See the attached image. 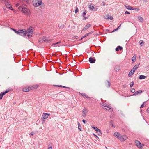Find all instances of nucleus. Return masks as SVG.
Instances as JSON below:
<instances>
[{
  "label": "nucleus",
  "instance_id": "obj_1",
  "mask_svg": "<svg viewBox=\"0 0 149 149\" xmlns=\"http://www.w3.org/2000/svg\"><path fill=\"white\" fill-rule=\"evenodd\" d=\"M140 65V63L135 65L128 74V76L131 77L134 74L135 70L138 68Z\"/></svg>",
  "mask_w": 149,
  "mask_h": 149
},
{
  "label": "nucleus",
  "instance_id": "obj_2",
  "mask_svg": "<svg viewBox=\"0 0 149 149\" xmlns=\"http://www.w3.org/2000/svg\"><path fill=\"white\" fill-rule=\"evenodd\" d=\"M33 3L34 6L37 7L40 6L42 3L41 0H33Z\"/></svg>",
  "mask_w": 149,
  "mask_h": 149
},
{
  "label": "nucleus",
  "instance_id": "obj_3",
  "mask_svg": "<svg viewBox=\"0 0 149 149\" xmlns=\"http://www.w3.org/2000/svg\"><path fill=\"white\" fill-rule=\"evenodd\" d=\"M18 34L20 35L23 37H25L26 36L27 31L25 29L22 30H19Z\"/></svg>",
  "mask_w": 149,
  "mask_h": 149
},
{
  "label": "nucleus",
  "instance_id": "obj_4",
  "mask_svg": "<svg viewBox=\"0 0 149 149\" xmlns=\"http://www.w3.org/2000/svg\"><path fill=\"white\" fill-rule=\"evenodd\" d=\"M27 31V33H29L27 34L28 37L29 38H30V37L32 36V34L33 33V31L32 30V27H29Z\"/></svg>",
  "mask_w": 149,
  "mask_h": 149
},
{
  "label": "nucleus",
  "instance_id": "obj_5",
  "mask_svg": "<svg viewBox=\"0 0 149 149\" xmlns=\"http://www.w3.org/2000/svg\"><path fill=\"white\" fill-rule=\"evenodd\" d=\"M103 108L104 109H105L106 110H110V111H112L113 110L110 107V106H108L107 104H103Z\"/></svg>",
  "mask_w": 149,
  "mask_h": 149
},
{
  "label": "nucleus",
  "instance_id": "obj_6",
  "mask_svg": "<svg viewBox=\"0 0 149 149\" xmlns=\"http://www.w3.org/2000/svg\"><path fill=\"white\" fill-rule=\"evenodd\" d=\"M124 6L127 9L130 10H136L137 9L136 8H134L133 7H131L127 4H125Z\"/></svg>",
  "mask_w": 149,
  "mask_h": 149
},
{
  "label": "nucleus",
  "instance_id": "obj_7",
  "mask_svg": "<svg viewBox=\"0 0 149 149\" xmlns=\"http://www.w3.org/2000/svg\"><path fill=\"white\" fill-rule=\"evenodd\" d=\"M29 10L28 9L25 7H24L22 10V12L24 14L28 15L29 13Z\"/></svg>",
  "mask_w": 149,
  "mask_h": 149
},
{
  "label": "nucleus",
  "instance_id": "obj_8",
  "mask_svg": "<svg viewBox=\"0 0 149 149\" xmlns=\"http://www.w3.org/2000/svg\"><path fill=\"white\" fill-rule=\"evenodd\" d=\"M135 143L136 146L139 148H141L142 147V145L141 143L138 140H135Z\"/></svg>",
  "mask_w": 149,
  "mask_h": 149
},
{
  "label": "nucleus",
  "instance_id": "obj_9",
  "mask_svg": "<svg viewBox=\"0 0 149 149\" xmlns=\"http://www.w3.org/2000/svg\"><path fill=\"white\" fill-rule=\"evenodd\" d=\"M87 13V11L85 9L84 10V12L83 13V16L84 17V18L83 19V20H86L88 18V16L86 17H85V16L86 15Z\"/></svg>",
  "mask_w": 149,
  "mask_h": 149
},
{
  "label": "nucleus",
  "instance_id": "obj_10",
  "mask_svg": "<svg viewBox=\"0 0 149 149\" xmlns=\"http://www.w3.org/2000/svg\"><path fill=\"white\" fill-rule=\"evenodd\" d=\"M89 62L91 63H93L95 62V59L94 57H90L89 59Z\"/></svg>",
  "mask_w": 149,
  "mask_h": 149
},
{
  "label": "nucleus",
  "instance_id": "obj_11",
  "mask_svg": "<svg viewBox=\"0 0 149 149\" xmlns=\"http://www.w3.org/2000/svg\"><path fill=\"white\" fill-rule=\"evenodd\" d=\"M42 38L43 41L45 42H46L47 43H49L51 41H52V39H47V38L45 37H43Z\"/></svg>",
  "mask_w": 149,
  "mask_h": 149
},
{
  "label": "nucleus",
  "instance_id": "obj_12",
  "mask_svg": "<svg viewBox=\"0 0 149 149\" xmlns=\"http://www.w3.org/2000/svg\"><path fill=\"white\" fill-rule=\"evenodd\" d=\"M115 137H117L120 140V137L121 136V134L118 132H116L114 134Z\"/></svg>",
  "mask_w": 149,
  "mask_h": 149
},
{
  "label": "nucleus",
  "instance_id": "obj_13",
  "mask_svg": "<svg viewBox=\"0 0 149 149\" xmlns=\"http://www.w3.org/2000/svg\"><path fill=\"white\" fill-rule=\"evenodd\" d=\"M91 26L90 24H87V25H86L83 28L82 30L81 31L82 32V31H85L87 30Z\"/></svg>",
  "mask_w": 149,
  "mask_h": 149
},
{
  "label": "nucleus",
  "instance_id": "obj_14",
  "mask_svg": "<svg viewBox=\"0 0 149 149\" xmlns=\"http://www.w3.org/2000/svg\"><path fill=\"white\" fill-rule=\"evenodd\" d=\"M49 115L50 116V114H48L47 113H44L42 116V117L44 119H46L48 118V116Z\"/></svg>",
  "mask_w": 149,
  "mask_h": 149
},
{
  "label": "nucleus",
  "instance_id": "obj_15",
  "mask_svg": "<svg viewBox=\"0 0 149 149\" xmlns=\"http://www.w3.org/2000/svg\"><path fill=\"white\" fill-rule=\"evenodd\" d=\"M127 139V137L125 136H123L121 135V136L120 137V140L121 141H123Z\"/></svg>",
  "mask_w": 149,
  "mask_h": 149
},
{
  "label": "nucleus",
  "instance_id": "obj_16",
  "mask_svg": "<svg viewBox=\"0 0 149 149\" xmlns=\"http://www.w3.org/2000/svg\"><path fill=\"white\" fill-rule=\"evenodd\" d=\"M142 92V91L141 90H139V91H137L136 92H135V93L133 95L136 96L138 95L139 93H141Z\"/></svg>",
  "mask_w": 149,
  "mask_h": 149
},
{
  "label": "nucleus",
  "instance_id": "obj_17",
  "mask_svg": "<svg viewBox=\"0 0 149 149\" xmlns=\"http://www.w3.org/2000/svg\"><path fill=\"white\" fill-rule=\"evenodd\" d=\"M105 85H106V86L107 87H108V88L110 87V86L111 84L109 81L107 80L105 82Z\"/></svg>",
  "mask_w": 149,
  "mask_h": 149
},
{
  "label": "nucleus",
  "instance_id": "obj_18",
  "mask_svg": "<svg viewBox=\"0 0 149 149\" xmlns=\"http://www.w3.org/2000/svg\"><path fill=\"white\" fill-rule=\"evenodd\" d=\"M105 18L106 19L110 20H112L113 19V17L109 15H108L107 16H106L105 17Z\"/></svg>",
  "mask_w": 149,
  "mask_h": 149
},
{
  "label": "nucleus",
  "instance_id": "obj_19",
  "mask_svg": "<svg viewBox=\"0 0 149 149\" xmlns=\"http://www.w3.org/2000/svg\"><path fill=\"white\" fill-rule=\"evenodd\" d=\"M5 5L6 6V7L8 8H9V9H11V8H12V6L8 2H7L5 3Z\"/></svg>",
  "mask_w": 149,
  "mask_h": 149
},
{
  "label": "nucleus",
  "instance_id": "obj_20",
  "mask_svg": "<svg viewBox=\"0 0 149 149\" xmlns=\"http://www.w3.org/2000/svg\"><path fill=\"white\" fill-rule=\"evenodd\" d=\"M123 49V48L120 46H118L116 48L115 50L116 51H118L119 50H121Z\"/></svg>",
  "mask_w": 149,
  "mask_h": 149
},
{
  "label": "nucleus",
  "instance_id": "obj_21",
  "mask_svg": "<svg viewBox=\"0 0 149 149\" xmlns=\"http://www.w3.org/2000/svg\"><path fill=\"white\" fill-rule=\"evenodd\" d=\"M86 109L85 108H84V109H83L82 110V116L84 117H85L86 116Z\"/></svg>",
  "mask_w": 149,
  "mask_h": 149
},
{
  "label": "nucleus",
  "instance_id": "obj_22",
  "mask_svg": "<svg viewBox=\"0 0 149 149\" xmlns=\"http://www.w3.org/2000/svg\"><path fill=\"white\" fill-rule=\"evenodd\" d=\"M114 69L116 71H118L120 69V67L119 66L117 65L115 67Z\"/></svg>",
  "mask_w": 149,
  "mask_h": 149
},
{
  "label": "nucleus",
  "instance_id": "obj_23",
  "mask_svg": "<svg viewBox=\"0 0 149 149\" xmlns=\"http://www.w3.org/2000/svg\"><path fill=\"white\" fill-rule=\"evenodd\" d=\"M138 19H139V21H140L141 22H143V20L142 17L140 16H138Z\"/></svg>",
  "mask_w": 149,
  "mask_h": 149
},
{
  "label": "nucleus",
  "instance_id": "obj_24",
  "mask_svg": "<svg viewBox=\"0 0 149 149\" xmlns=\"http://www.w3.org/2000/svg\"><path fill=\"white\" fill-rule=\"evenodd\" d=\"M81 95L84 97H86L87 98H88L89 99H90L91 98L90 97H89L87 95L84 93H82L81 94Z\"/></svg>",
  "mask_w": 149,
  "mask_h": 149
},
{
  "label": "nucleus",
  "instance_id": "obj_25",
  "mask_svg": "<svg viewBox=\"0 0 149 149\" xmlns=\"http://www.w3.org/2000/svg\"><path fill=\"white\" fill-rule=\"evenodd\" d=\"M146 76H145L144 75H140V76L139 77V78L140 79H144L146 78Z\"/></svg>",
  "mask_w": 149,
  "mask_h": 149
},
{
  "label": "nucleus",
  "instance_id": "obj_26",
  "mask_svg": "<svg viewBox=\"0 0 149 149\" xmlns=\"http://www.w3.org/2000/svg\"><path fill=\"white\" fill-rule=\"evenodd\" d=\"M78 127L79 130H80V131H81L82 130H81V128L82 127L81 125L80 124L79 122H78Z\"/></svg>",
  "mask_w": 149,
  "mask_h": 149
},
{
  "label": "nucleus",
  "instance_id": "obj_27",
  "mask_svg": "<svg viewBox=\"0 0 149 149\" xmlns=\"http://www.w3.org/2000/svg\"><path fill=\"white\" fill-rule=\"evenodd\" d=\"M113 120H111L110 121V125H112L113 127L115 128V126L113 125Z\"/></svg>",
  "mask_w": 149,
  "mask_h": 149
},
{
  "label": "nucleus",
  "instance_id": "obj_28",
  "mask_svg": "<svg viewBox=\"0 0 149 149\" xmlns=\"http://www.w3.org/2000/svg\"><path fill=\"white\" fill-rule=\"evenodd\" d=\"M23 90L24 92H29V91L30 90V89L29 88H25L23 89Z\"/></svg>",
  "mask_w": 149,
  "mask_h": 149
},
{
  "label": "nucleus",
  "instance_id": "obj_29",
  "mask_svg": "<svg viewBox=\"0 0 149 149\" xmlns=\"http://www.w3.org/2000/svg\"><path fill=\"white\" fill-rule=\"evenodd\" d=\"M97 134L99 135H101L102 134V133L101 130L99 129V130L97 132Z\"/></svg>",
  "mask_w": 149,
  "mask_h": 149
},
{
  "label": "nucleus",
  "instance_id": "obj_30",
  "mask_svg": "<svg viewBox=\"0 0 149 149\" xmlns=\"http://www.w3.org/2000/svg\"><path fill=\"white\" fill-rule=\"evenodd\" d=\"M139 44L141 46H142L143 45L144 43H143V42L142 41V40H140L139 42Z\"/></svg>",
  "mask_w": 149,
  "mask_h": 149
},
{
  "label": "nucleus",
  "instance_id": "obj_31",
  "mask_svg": "<svg viewBox=\"0 0 149 149\" xmlns=\"http://www.w3.org/2000/svg\"><path fill=\"white\" fill-rule=\"evenodd\" d=\"M130 91L131 92L134 93L135 92V90L134 89L132 88L130 89Z\"/></svg>",
  "mask_w": 149,
  "mask_h": 149
},
{
  "label": "nucleus",
  "instance_id": "obj_32",
  "mask_svg": "<svg viewBox=\"0 0 149 149\" xmlns=\"http://www.w3.org/2000/svg\"><path fill=\"white\" fill-rule=\"evenodd\" d=\"M12 29L13 30V31L17 34H18V32H19V30L18 31H17L15 29Z\"/></svg>",
  "mask_w": 149,
  "mask_h": 149
},
{
  "label": "nucleus",
  "instance_id": "obj_33",
  "mask_svg": "<svg viewBox=\"0 0 149 149\" xmlns=\"http://www.w3.org/2000/svg\"><path fill=\"white\" fill-rule=\"evenodd\" d=\"M43 41L42 38L40 39L39 40V43L40 44H41L42 42Z\"/></svg>",
  "mask_w": 149,
  "mask_h": 149
},
{
  "label": "nucleus",
  "instance_id": "obj_34",
  "mask_svg": "<svg viewBox=\"0 0 149 149\" xmlns=\"http://www.w3.org/2000/svg\"><path fill=\"white\" fill-rule=\"evenodd\" d=\"M134 56L132 58V60L133 61V62H134L135 61L136 59V57H134Z\"/></svg>",
  "mask_w": 149,
  "mask_h": 149
},
{
  "label": "nucleus",
  "instance_id": "obj_35",
  "mask_svg": "<svg viewBox=\"0 0 149 149\" xmlns=\"http://www.w3.org/2000/svg\"><path fill=\"white\" fill-rule=\"evenodd\" d=\"M134 82L133 81H132V82H131L130 84V86L131 87H132L133 86V85H134Z\"/></svg>",
  "mask_w": 149,
  "mask_h": 149
},
{
  "label": "nucleus",
  "instance_id": "obj_36",
  "mask_svg": "<svg viewBox=\"0 0 149 149\" xmlns=\"http://www.w3.org/2000/svg\"><path fill=\"white\" fill-rule=\"evenodd\" d=\"M88 36V34H85V35H84V36H83L81 38V39L80 40H81L83 38L87 36Z\"/></svg>",
  "mask_w": 149,
  "mask_h": 149
},
{
  "label": "nucleus",
  "instance_id": "obj_37",
  "mask_svg": "<svg viewBox=\"0 0 149 149\" xmlns=\"http://www.w3.org/2000/svg\"><path fill=\"white\" fill-rule=\"evenodd\" d=\"M89 8L91 10H93L94 8V6H92L91 5H90V6L89 7Z\"/></svg>",
  "mask_w": 149,
  "mask_h": 149
},
{
  "label": "nucleus",
  "instance_id": "obj_38",
  "mask_svg": "<svg viewBox=\"0 0 149 149\" xmlns=\"http://www.w3.org/2000/svg\"><path fill=\"white\" fill-rule=\"evenodd\" d=\"M23 7H24L23 6H20L18 8V9L22 11Z\"/></svg>",
  "mask_w": 149,
  "mask_h": 149
},
{
  "label": "nucleus",
  "instance_id": "obj_39",
  "mask_svg": "<svg viewBox=\"0 0 149 149\" xmlns=\"http://www.w3.org/2000/svg\"><path fill=\"white\" fill-rule=\"evenodd\" d=\"M79 9L77 7L76 9V10H75V13H77L78 12Z\"/></svg>",
  "mask_w": 149,
  "mask_h": 149
},
{
  "label": "nucleus",
  "instance_id": "obj_40",
  "mask_svg": "<svg viewBox=\"0 0 149 149\" xmlns=\"http://www.w3.org/2000/svg\"><path fill=\"white\" fill-rule=\"evenodd\" d=\"M93 129H94L96 131V132H97L99 130V129L97 127H94V128H93Z\"/></svg>",
  "mask_w": 149,
  "mask_h": 149
},
{
  "label": "nucleus",
  "instance_id": "obj_41",
  "mask_svg": "<svg viewBox=\"0 0 149 149\" xmlns=\"http://www.w3.org/2000/svg\"><path fill=\"white\" fill-rule=\"evenodd\" d=\"M54 86H57V87H63V86H62L61 85H54Z\"/></svg>",
  "mask_w": 149,
  "mask_h": 149
},
{
  "label": "nucleus",
  "instance_id": "obj_42",
  "mask_svg": "<svg viewBox=\"0 0 149 149\" xmlns=\"http://www.w3.org/2000/svg\"><path fill=\"white\" fill-rule=\"evenodd\" d=\"M45 119H44L43 118L42 119V124H43L45 122Z\"/></svg>",
  "mask_w": 149,
  "mask_h": 149
},
{
  "label": "nucleus",
  "instance_id": "obj_43",
  "mask_svg": "<svg viewBox=\"0 0 149 149\" xmlns=\"http://www.w3.org/2000/svg\"><path fill=\"white\" fill-rule=\"evenodd\" d=\"M0 93L2 95H3V96L6 94V93L4 92H2Z\"/></svg>",
  "mask_w": 149,
  "mask_h": 149
},
{
  "label": "nucleus",
  "instance_id": "obj_44",
  "mask_svg": "<svg viewBox=\"0 0 149 149\" xmlns=\"http://www.w3.org/2000/svg\"><path fill=\"white\" fill-rule=\"evenodd\" d=\"M144 102H143V104L141 105V106H140V108H143L144 107Z\"/></svg>",
  "mask_w": 149,
  "mask_h": 149
},
{
  "label": "nucleus",
  "instance_id": "obj_45",
  "mask_svg": "<svg viewBox=\"0 0 149 149\" xmlns=\"http://www.w3.org/2000/svg\"><path fill=\"white\" fill-rule=\"evenodd\" d=\"M3 96L1 93H0V99H1L3 97Z\"/></svg>",
  "mask_w": 149,
  "mask_h": 149
},
{
  "label": "nucleus",
  "instance_id": "obj_46",
  "mask_svg": "<svg viewBox=\"0 0 149 149\" xmlns=\"http://www.w3.org/2000/svg\"><path fill=\"white\" fill-rule=\"evenodd\" d=\"M118 30V29H114L113 30L112 32H111V33H113L114 32H115V31H116V30Z\"/></svg>",
  "mask_w": 149,
  "mask_h": 149
},
{
  "label": "nucleus",
  "instance_id": "obj_47",
  "mask_svg": "<svg viewBox=\"0 0 149 149\" xmlns=\"http://www.w3.org/2000/svg\"><path fill=\"white\" fill-rule=\"evenodd\" d=\"M82 122L84 124L86 123V120H82Z\"/></svg>",
  "mask_w": 149,
  "mask_h": 149
},
{
  "label": "nucleus",
  "instance_id": "obj_48",
  "mask_svg": "<svg viewBox=\"0 0 149 149\" xmlns=\"http://www.w3.org/2000/svg\"><path fill=\"white\" fill-rule=\"evenodd\" d=\"M146 111L148 113H149V107L147 109Z\"/></svg>",
  "mask_w": 149,
  "mask_h": 149
},
{
  "label": "nucleus",
  "instance_id": "obj_49",
  "mask_svg": "<svg viewBox=\"0 0 149 149\" xmlns=\"http://www.w3.org/2000/svg\"><path fill=\"white\" fill-rule=\"evenodd\" d=\"M125 14H130V12H128V11H126L125 12Z\"/></svg>",
  "mask_w": 149,
  "mask_h": 149
},
{
  "label": "nucleus",
  "instance_id": "obj_50",
  "mask_svg": "<svg viewBox=\"0 0 149 149\" xmlns=\"http://www.w3.org/2000/svg\"><path fill=\"white\" fill-rule=\"evenodd\" d=\"M102 4L103 6H104L105 5V3L103 1L102 2Z\"/></svg>",
  "mask_w": 149,
  "mask_h": 149
},
{
  "label": "nucleus",
  "instance_id": "obj_51",
  "mask_svg": "<svg viewBox=\"0 0 149 149\" xmlns=\"http://www.w3.org/2000/svg\"><path fill=\"white\" fill-rule=\"evenodd\" d=\"M63 88H68V89H70V87H65V86H63Z\"/></svg>",
  "mask_w": 149,
  "mask_h": 149
},
{
  "label": "nucleus",
  "instance_id": "obj_52",
  "mask_svg": "<svg viewBox=\"0 0 149 149\" xmlns=\"http://www.w3.org/2000/svg\"><path fill=\"white\" fill-rule=\"evenodd\" d=\"M9 92V91L6 90L5 92H4L6 94Z\"/></svg>",
  "mask_w": 149,
  "mask_h": 149
},
{
  "label": "nucleus",
  "instance_id": "obj_53",
  "mask_svg": "<svg viewBox=\"0 0 149 149\" xmlns=\"http://www.w3.org/2000/svg\"><path fill=\"white\" fill-rule=\"evenodd\" d=\"M48 149H52V146H50L48 148Z\"/></svg>",
  "mask_w": 149,
  "mask_h": 149
},
{
  "label": "nucleus",
  "instance_id": "obj_54",
  "mask_svg": "<svg viewBox=\"0 0 149 149\" xmlns=\"http://www.w3.org/2000/svg\"><path fill=\"white\" fill-rule=\"evenodd\" d=\"M144 2L146 3L147 1V0H143Z\"/></svg>",
  "mask_w": 149,
  "mask_h": 149
},
{
  "label": "nucleus",
  "instance_id": "obj_55",
  "mask_svg": "<svg viewBox=\"0 0 149 149\" xmlns=\"http://www.w3.org/2000/svg\"><path fill=\"white\" fill-rule=\"evenodd\" d=\"M127 86V85L126 84H124V85H123V87L124 88H125Z\"/></svg>",
  "mask_w": 149,
  "mask_h": 149
},
{
  "label": "nucleus",
  "instance_id": "obj_56",
  "mask_svg": "<svg viewBox=\"0 0 149 149\" xmlns=\"http://www.w3.org/2000/svg\"><path fill=\"white\" fill-rule=\"evenodd\" d=\"M58 44V42H57L56 43H53L52 45H56V44Z\"/></svg>",
  "mask_w": 149,
  "mask_h": 149
},
{
  "label": "nucleus",
  "instance_id": "obj_57",
  "mask_svg": "<svg viewBox=\"0 0 149 149\" xmlns=\"http://www.w3.org/2000/svg\"><path fill=\"white\" fill-rule=\"evenodd\" d=\"M30 135L31 136L33 135V133L32 132H31L30 134Z\"/></svg>",
  "mask_w": 149,
  "mask_h": 149
},
{
  "label": "nucleus",
  "instance_id": "obj_58",
  "mask_svg": "<svg viewBox=\"0 0 149 149\" xmlns=\"http://www.w3.org/2000/svg\"><path fill=\"white\" fill-rule=\"evenodd\" d=\"M98 8H96L94 9V11H96L97 10Z\"/></svg>",
  "mask_w": 149,
  "mask_h": 149
},
{
  "label": "nucleus",
  "instance_id": "obj_59",
  "mask_svg": "<svg viewBox=\"0 0 149 149\" xmlns=\"http://www.w3.org/2000/svg\"><path fill=\"white\" fill-rule=\"evenodd\" d=\"M121 24H120L118 27L117 28L118 29H118L119 28V27L120 26Z\"/></svg>",
  "mask_w": 149,
  "mask_h": 149
},
{
  "label": "nucleus",
  "instance_id": "obj_60",
  "mask_svg": "<svg viewBox=\"0 0 149 149\" xmlns=\"http://www.w3.org/2000/svg\"><path fill=\"white\" fill-rule=\"evenodd\" d=\"M121 24H120L118 27L117 28L118 29H118L119 28V27L120 26Z\"/></svg>",
  "mask_w": 149,
  "mask_h": 149
},
{
  "label": "nucleus",
  "instance_id": "obj_61",
  "mask_svg": "<svg viewBox=\"0 0 149 149\" xmlns=\"http://www.w3.org/2000/svg\"><path fill=\"white\" fill-rule=\"evenodd\" d=\"M74 38H75L76 39H77V38H78L77 37V36H75V37H74Z\"/></svg>",
  "mask_w": 149,
  "mask_h": 149
},
{
  "label": "nucleus",
  "instance_id": "obj_62",
  "mask_svg": "<svg viewBox=\"0 0 149 149\" xmlns=\"http://www.w3.org/2000/svg\"><path fill=\"white\" fill-rule=\"evenodd\" d=\"M93 134L95 136H96V137H97V138H98V137H97V136L96 135H95V134Z\"/></svg>",
  "mask_w": 149,
  "mask_h": 149
},
{
  "label": "nucleus",
  "instance_id": "obj_63",
  "mask_svg": "<svg viewBox=\"0 0 149 149\" xmlns=\"http://www.w3.org/2000/svg\"><path fill=\"white\" fill-rule=\"evenodd\" d=\"M87 34H88V35H89V34H91V32H90L89 33H88Z\"/></svg>",
  "mask_w": 149,
  "mask_h": 149
},
{
  "label": "nucleus",
  "instance_id": "obj_64",
  "mask_svg": "<svg viewBox=\"0 0 149 149\" xmlns=\"http://www.w3.org/2000/svg\"><path fill=\"white\" fill-rule=\"evenodd\" d=\"M106 31L107 32H108V31H109V30L108 29H107V30H106Z\"/></svg>",
  "mask_w": 149,
  "mask_h": 149
}]
</instances>
